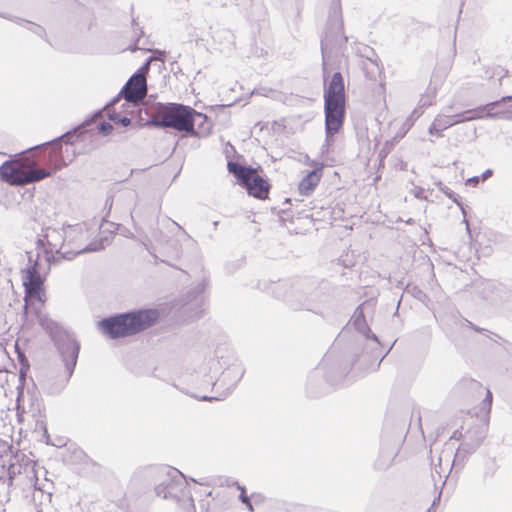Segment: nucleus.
Returning <instances> with one entry per match:
<instances>
[{
  "label": "nucleus",
  "mask_w": 512,
  "mask_h": 512,
  "mask_svg": "<svg viewBox=\"0 0 512 512\" xmlns=\"http://www.w3.org/2000/svg\"><path fill=\"white\" fill-rule=\"evenodd\" d=\"M132 26L135 33V40L136 42H139L141 37L144 35L143 28L139 27L138 23L134 18L132 19Z\"/></svg>",
  "instance_id": "obj_42"
},
{
  "label": "nucleus",
  "mask_w": 512,
  "mask_h": 512,
  "mask_svg": "<svg viewBox=\"0 0 512 512\" xmlns=\"http://www.w3.org/2000/svg\"><path fill=\"white\" fill-rule=\"evenodd\" d=\"M17 20L20 25H22L23 23L28 24L29 26L27 27V29L29 31H31L33 34L37 35L38 37L44 39L47 43L51 44L49 39L47 38V33H46V30L44 27H42L39 24L33 23L31 21L22 19V18H17Z\"/></svg>",
  "instance_id": "obj_27"
},
{
  "label": "nucleus",
  "mask_w": 512,
  "mask_h": 512,
  "mask_svg": "<svg viewBox=\"0 0 512 512\" xmlns=\"http://www.w3.org/2000/svg\"><path fill=\"white\" fill-rule=\"evenodd\" d=\"M350 371V367L342 362H335L329 367L323 360L307 377L306 393L311 398H317L330 389L341 385Z\"/></svg>",
  "instance_id": "obj_8"
},
{
  "label": "nucleus",
  "mask_w": 512,
  "mask_h": 512,
  "mask_svg": "<svg viewBox=\"0 0 512 512\" xmlns=\"http://www.w3.org/2000/svg\"><path fill=\"white\" fill-rule=\"evenodd\" d=\"M22 283L26 296L34 298L39 302L46 301L44 281L45 275L33 271V268H24L21 270Z\"/></svg>",
  "instance_id": "obj_12"
},
{
  "label": "nucleus",
  "mask_w": 512,
  "mask_h": 512,
  "mask_svg": "<svg viewBox=\"0 0 512 512\" xmlns=\"http://www.w3.org/2000/svg\"><path fill=\"white\" fill-rule=\"evenodd\" d=\"M109 242L108 237H101L97 241H92L88 245H86L84 248L74 252V251H66L61 252L60 249H56V253L59 254L58 260H72L75 256L83 254V253H90V252H97L101 251L105 248V245Z\"/></svg>",
  "instance_id": "obj_19"
},
{
  "label": "nucleus",
  "mask_w": 512,
  "mask_h": 512,
  "mask_svg": "<svg viewBox=\"0 0 512 512\" xmlns=\"http://www.w3.org/2000/svg\"><path fill=\"white\" fill-rule=\"evenodd\" d=\"M133 483L142 486L147 499L161 498L177 504L185 512H195V504L185 476L168 465H151L138 470Z\"/></svg>",
  "instance_id": "obj_2"
},
{
  "label": "nucleus",
  "mask_w": 512,
  "mask_h": 512,
  "mask_svg": "<svg viewBox=\"0 0 512 512\" xmlns=\"http://www.w3.org/2000/svg\"><path fill=\"white\" fill-rule=\"evenodd\" d=\"M479 447L480 446H478L477 443H474L473 441L461 443L456 451L454 461L460 457L464 458L466 455L474 453Z\"/></svg>",
  "instance_id": "obj_29"
},
{
  "label": "nucleus",
  "mask_w": 512,
  "mask_h": 512,
  "mask_svg": "<svg viewBox=\"0 0 512 512\" xmlns=\"http://www.w3.org/2000/svg\"><path fill=\"white\" fill-rule=\"evenodd\" d=\"M63 231L65 234V237H68V236H70V231L81 233L82 226H81V224H75V225L68 224V225L63 226Z\"/></svg>",
  "instance_id": "obj_41"
},
{
  "label": "nucleus",
  "mask_w": 512,
  "mask_h": 512,
  "mask_svg": "<svg viewBox=\"0 0 512 512\" xmlns=\"http://www.w3.org/2000/svg\"><path fill=\"white\" fill-rule=\"evenodd\" d=\"M37 320L42 329L49 335L60 356L67 373V381L74 373L81 344L75 334L61 324L51 319L48 315L37 313Z\"/></svg>",
  "instance_id": "obj_6"
},
{
  "label": "nucleus",
  "mask_w": 512,
  "mask_h": 512,
  "mask_svg": "<svg viewBox=\"0 0 512 512\" xmlns=\"http://www.w3.org/2000/svg\"><path fill=\"white\" fill-rule=\"evenodd\" d=\"M201 401H211L213 399H216L215 397H211V396H207V395H204L202 397L199 398Z\"/></svg>",
  "instance_id": "obj_54"
},
{
  "label": "nucleus",
  "mask_w": 512,
  "mask_h": 512,
  "mask_svg": "<svg viewBox=\"0 0 512 512\" xmlns=\"http://www.w3.org/2000/svg\"><path fill=\"white\" fill-rule=\"evenodd\" d=\"M97 131L102 136H108L113 130V126L110 122L102 121L97 124Z\"/></svg>",
  "instance_id": "obj_38"
},
{
  "label": "nucleus",
  "mask_w": 512,
  "mask_h": 512,
  "mask_svg": "<svg viewBox=\"0 0 512 512\" xmlns=\"http://www.w3.org/2000/svg\"><path fill=\"white\" fill-rule=\"evenodd\" d=\"M450 116H451V119L453 122V126L460 124V123L469 122V119H466L467 114H465V111H462L460 113H457L455 115H450Z\"/></svg>",
  "instance_id": "obj_40"
},
{
  "label": "nucleus",
  "mask_w": 512,
  "mask_h": 512,
  "mask_svg": "<svg viewBox=\"0 0 512 512\" xmlns=\"http://www.w3.org/2000/svg\"><path fill=\"white\" fill-rule=\"evenodd\" d=\"M465 323H466L467 327H469L470 329H472L478 333H483V334L489 333V331L487 329L479 327L467 319H465Z\"/></svg>",
  "instance_id": "obj_44"
},
{
  "label": "nucleus",
  "mask_w": 512,
  "mask_h": 512,
  "mask_svg": "<svg viewBox=\"0 0 512 512\" xmlns=\"http://www.w3.org/2000/svg\"><path fill=\"white\" fill-rule=\"evenodd\" d=\"M390 464H387L385 467L384 466H381L379 465L378 463H375V468L376 469H385L386 467H388Z\"/></svg>",
  "instance_id": "obj_60"
},
{
  "label": "nucleus",
  "mask_w": 512,
  "mask_h": 512,
  "mask_svg": "<svg viewBox=\"0 0 512 512\" xmlns=\"http://www.w3.org/2000/svg\"><path fill=\"white\" fill-rule=\"evenodd\" d=\"M152 57H149L143 66L135 71L128 81L123 85L120 90V94H123V98L129 103H137L142 100L147 94V83L144 74L141 72L142 69H148V65Z\"/></svg>",
  "instance_id": "obj_11"
},
{
  "label": "nucleus",
  "mask_w": 512,
  "mask_h": 512,
  "mask_svg": "<svg viewBox=\"0 0 512 512\" xmlns=\"http://www.w3.org/2000/svg\"><path fill=\"white\" fill-rule=\"evenodd\" d=\"M363 305H364V303L360 304L359 306L356 307V309L354 311L353 326L360 334H362L365 337V339L371 340L374 343L375 347H373V350H376V349L382 347V344H381L378 336L372 332V330L370 329V327L368 326V324L366 322L364 311H363Z\"/></svg>",
  "instance_id": "obj_18"
},
{
  "label": "nucleus",
  "mask_w": 512,
  "mask_h": 512,
  "mask_svg": "<svg viewBox=\"0 0 512 512\" xmlns=\"http://www.w3.org/2000/svg\"><path fill=\"white\" fill-rule=\"evenodd\" d=\"M199 116H193V130H189L188 135L194 137H205L211 133L212 124L206 114L198 112Z\"/></svg>",
  "instance_id": "obj_22"
},
{
  "label": "nucleus",
  "mask_w": 512,
  "mask_h": 512,
  "mask_svg": "<svg viewBox=\"0 0 512 512\" xmlns=\"http://www.w3.org/2000/svg\"><path fill=\"white\" fill-rule=\"evenodd\" d=\"M479 293L484 300L493 305H498L509 298L507 287L492 281L483 283Z\"/></svg>",
  "instance_id": "obj_15"
},
{
  "label": "nucleus",
  "mask_w": 512,
  "mask_h": 512,
  "mask_svg": "<svg viewBox=\"0 0 512 512\" xmlns=\"http://www.w3.org/2000/svg\"><path fill=\"white\" fill-rule=\"evenodd\" d=\"M28 254V265L26 268H33V271L42 274L41 263L39 262L40 252L38 251L36 254V258H33L32 252H26Z\"/></svg>",
  "instance_id": "obj_33"
},
{
  "label": "nucleus",
  "mask_w": 512,
  "mask_h": 512,
  "mask_svg": "<svg viewBox=\"0 0 512 512\" xmlns=\"http://www.w3.org/2000/svg\"><path fill=\"white\" fill-rule=\"evenodd\" d=\"M241 187L246 189L248 195L260 200H264L268 197L271 185L269 184L267 178L261 177L254 173L250 175L248 181H246V184H242Z\"/></svg>",
  "instance_id": "obj_16"
},
{
  "label": "nucleus",
  "mask_w": 512,
  "mask_h": 512,
  "mask_svg": "<svg viewBox=\"0 0 512 512\" xmlns=\"http://www.w3.org/2000/svg\"><path fill=\"white\" fill-rule=\"evenodd\" d=\"M406 134V131L402 132V133H397L394 137H397L398 138V142L400 141V139H402L404 137V135Z\"/></svg>",
  "instance_id": "obj_57"
},
{
  "label": "nucleus",
  "mask_w": 512,
  "mask_h": 512,
  "mask_svg": "<svg viewBox=\"0 0 512 512\" xmlns=\"http://www.w3.org/2000/svg\"><path fill=\"white\" fill-rule=\"evenodd\" d=\"M108 117H109V120H111L112 122H114L115 124L117 125H121V126H124V127H127L131 124L132 120L127 117V116H122L121 114L113 111V112H109L108 111Z\"/></svg>",
  "instance_id": "obj_31"
},
{
  "label": "nucleus",
  "mask_w": 512,
  "mask_h": 512,
  "mask_svg": "<svg viewBox=\"0 0 512 512\" xmlns=\"http://www.w3.org/2000/svg\"><path fill=\"white\" fill-rule=\"evenodd\" d=\"M271 498H267L262 493H252V500H253V506H263L266 510V507L268 506V502Z\"/></svg>",
  "instance_id": "obj_35"
},
{
  "label": "nucleus",
  "mask_w": 512,
  "mask_h": 512,
  "mask_svg": "<svg viewBox=\"0 0 512 512\" xmlns=\"http://www.w3.org/2000/svg\"><path fill=\"white\" fill-rule=\"evenodd\" d=\"M244 371L238 365H232L224 370L220 376V378L216 381L215 384L225 383L227 379H230V383L228 389H234L236 384L243 377Z\"/></svg>",
  "instance_id": "obj_23"
},
{
  "label": "nucleus",
  "mask_w": 512,
  "mask_h": 512,
  "mask_svg": "<svg viewBox=\"0 0 512 512\" xmlns=\"http://www.w3.org/2000/svg\"><path fill=\"white\" fill-rule=\"evenodd\" d=\"M481 404H482V409L486 410L485 418L487 420H489V414H490L491 406H492V393L490 390H487L486 396L483 399Z\"/></svg>",
  "instance_id": "obj_36"
},
{
  "label": "nucleus",
  "mask_w": 512,
  "mask_h": 512,
  "mask_svg": "<svg viewBox=\"0 0 512 512\" xmlns=\"http://www.w3.org/2000/svg\"><path fill=\"white\" fill-rule=\"evenodd\" d=\"M269 292L284 301L292 310H306L323 315L322 308L328 301V295L312 278L284 279L272 282Z\"/></svg>",
  "instance_id": "obj_4"
},
{
  "label": "nucleus",
  "mask_w": 512,
  "mask_h": 512,
  "mask_svg": "<svg viewBox=\"0 0 512 512\" xmlns=\"http://www.w3.org/2000/svg\"><path fill=\"white\" fill-rule=\"evenodd\" d=\"M120 97H123V94H118L117 96H115L114 98H112L106 105H105V108L109 109L110 107H112L113 105H115Z\"/></svg>",
  "instance_id": "obj_46"
},
{
  "label": "nucleus",
  "mask_w": 512,
  "mask_h": 512,
  "mask_svg": "<svg viewBox=\"0 0 512 512\" xmlns=\"http://www.w3.org/2000/svg\"><path fill=\"white\" fill-rule=\"evenodd\" d=\"M302 510V506L276 498H271L268 502V506L266 507L267 512H300Z\"/></svg>",
  "instance_id": "obj_24"
},
{
  "label": "nucleus",
  "mask_w": 512,
  "mask_h": 512,
  "mask_svg": "<svg viewBox=\"0 0 512 512\" xmlns=\"http://www.w3.org/2000/svg\"><path fill=\"white\" fill-rule=\"evenodd\" d=\"M325 131L339 133L346 119V98L324 97Z\"/></svg>",
  "instance_id": "obj_10"
},
{
  "label": "nucleus",
  "mask_w": 512,
  "mask_h": 512,
  "mask_svg": "<svg viewBox=\"0 0 512 512\" xmlns=\"http://www.w3.org/2000/svg\"><path fill=\"white\" fill-rule=\"evenodd\" d=\"M193 116L199 115L191 106L171 102L162 105L160 118L151 120V123L156 127L173 128L188 134L189 130H193Z\"/></svg>",
  "instance_id": "obj_9"
},
{
  "label": "nucleus",
  "mask_w": 512,
  "mask_h": 512,
  "mask_svg": "<svg viewBox=\"0 0 512 512\" xmlns=\"http://www.w3.org/2000/svg\"><path fill=\"white\" fill-rule=\"evenodd\" d=\"M348 38L343 31V18L340 0H332L329 8L328 19L321 37L320 48L322 54V70L324 79L323 98H346L345 83L341 72L332 74L327 83L328 71L326 57L334 49L341 50L347 43Z\"/></svg>",
  "instance_id": "obj_3"
},
{
  "label": "nucleus",
  "mask_w": 512,
  "mask_h": 512,
  "mask_svg": "<svg viewBox=\"0 0 512 512\" xmlns=\"http://www.w3.org/2000/svg\"><path fill=\"white\" fill-rule=\"evenodd\" d=\"M396 143H398L397 137H393L384 142L383 147L379 151V157L381 161L387 157V155L392 151Z\"/></svg>",
  "instance_id": "obj_32"
},
{
  "label": "nucleus",
  "mask_w": 512,
  "mask_h": 512,
  "mask_svg": "<svg viewBox=\"0 0 512 512\" xmlns=\"http://www.w3.org/2000/svg\"><path fill=\"white\" fill-rule=\"evenodd\" d=\"M200 508L202 510V512H209V501L205 500V499H201L200 500Z\"/></svg>",
  "instance_id": "obj_47"
},
{
  "label": "nucleus",
  "mask_w": 512,
  "mask_h": 512,
  "mask_svg": "<svg viewBox=\"0 0 512 512\" xmlns=\"http://www.w3.org/2000/svg\"><path fill=\"white\" fill-rule=\"evenodd\" d=\"M92 122V118L86 119L82 124L64 134L28 149L49 146V153L45 159L47 169L38 168L34 160L24 159L21 154H15L0 165V180L13 186H24L51 177L68 164L63 157L62 143L73 145L87 131V127Z\"/></svg>",
  "instance_id": "obj_1"
},
{
  "label": "nucleus",
  "mask_w": 512,
  "mask_h": 512,
  "mask_svg": "<svg viewBox=\"0 0 512 512\" xmlns=\"http://www.w3.org/2000/svg\"><path fill=\"white\" fill-rule=\"evenodd\" d=\"M488 422H489V420H487L485 418V421H484V423L482 425H480L477 428L470 429L467 432V434L469 435L470 440L473 441L474 443H477L478 446H480L482 444L483 440L486 437V432H487V429H488Z\"/></svg>",
  "instance_id": "obj_25"
},
{
  "label": "nucleus",
  "mask_w": 512,
  "mask_h": 512,
  "mask_svg": "<svg viewBox=\"0 0 512 512\" xmlns=\"http://www.w3.org/2000/svg\"><path fill=\"white\" fill-rule=\"evenodd\" d=\"M322 176V169L315 168L309 171L299 182L298 191L300 195L308 196L310 195L318 183L320 182Z\"/></svg>",
  "instance_id": "obj_20"
},
{
  "label": "nucleus",
  "mask_w": 512,
  "mask_h": 512,
  "mask_svg": "<svg viewBox=\"0 0 512 512\" xmlns=\"http://www.w3.org/2000/svg\"><path fill=\"white\" fill-rule=\"evenodd\" d=\"M236 488L240 491V494L238 496L239 501L244 504L250 512H254L253 507V500H252V494L250 496L246 493V488L241 485L239 482H235Z\"/></svg>",
  "instance_id": "obj_30"
},
{
  "label": "nucleus",
  "mask_w": 512,
  "mask_h": 512,
  "mask_svg": "<svg viewBox=\"0 0 512 512\" xmlns=\"http://www.w3.org/2000/svg\"><path fill=\"white\" fill-rule=\"evenodd\" d=\"M20 369H19V378L22 379L26 377V373L29 370V363L27 359L23 356L19 355Z\"/></svg>",
  "instance_id": "obj_39"
},
{
  "label": "nucleus",
  "mask_w": 512,
  "mask_h": 512,
  "mask_svg": "<svg viewBox=\"0 0 512 512\" xmlns=\"http://www.w3.org/2000/svg\"><path fill=\"white\" fill-rule=\"evenodd\" d=\"M42 232L43 233L37 237L36 245L38 251L40 252L41 250L45 256V261L47 263V271L45 274H47L50 271L51 265L59 263L58 258L53 255V249L56 248V244L50 239L52 237L51 233L57 234V232L55 229H51L50 227L42 229Z\"/></svg>",
  "instance_id": "obj_14"
},
{
  "label": "nucleus",
  "mask_w": 512,
  "mask_h": 512,
  "mask_svg": "<svg viewBox=\"0 0 512 512\" xmlns=\"http://www.w3.org/2000/svg\"><path fill=\"white\" fill-rule=\"evenodd\" d=\"M439 190L450 200H452L462 211V213L465 215V210L462 206L461 197L455 193L452 189H450L448 186L444 185L442 182H439L437 184Z\"/></svg>",
  "instance_id": "obj_28"
},
{
  "label": "nucleus",
  "mask_w": 512,
  "mask_h": 512,
  "mask_svg": "<svg viewBox=\"0 0 512 512\" xmlns=\"http://www.w3.org/2000/svg\"><path fill=\"white\" fill-rule=\"evenodd\" d=\"M138 43L139 42H136V40L134 41V43L130 44V46L128 47V49L131 51V52H135L139 49V46H138Z\"/></svg>",
  "instance_id": "obj_50"
},
{
  "label": "nucleus",
  "mask_w": 512,
  "mask_h": 512,
  "mask_svg": "<svg viewBox=\"0 0 512 512\" xmlns=\"http://www.w3.org/2000/svg\"><path fill=\"white\" fill-rule=\"evenodd\" d=\"M493 175V170L486 169L479 177H481V181L486 180L487 178Z\"/></svg>",
  "instance_id": "obj_48"
},
{
  "label": "nucleus",
  "mask_w": 512,
  "mask_h": 512,
  "mask_svg": "<svg viewBox=\"0 0 512 512\" xmlns=\"http://www.w3.org/2000/svg\"><path fill=\"white\" fill-rule=\"evenodd\" d=\"M112 205H113V197L112 196H108L106 201H105V207H108V213L107 214L110 213Z\"/></svg>",
  "instance_id": "obj_49"
},
{
  "label": "nucleus",
  "mask_w": 512,
  "mask_h": 512,
  "mask_svg": "<svg viewBox=\"0 0 512 512\" xmlns=\"http://www.w3.org/2000/svg\"><path fill=\"white\" fill-rule=\"evenodd\" d=\"M218 224H219V222H218V221H214V222H213V227H214V229H216V228H217Z\"/></svg>",
  "instance_id": "obj_62"
},
{
  "label": "nucleus",
  "mask_w": 512,
  "mask_h": 512,
  "mask_svg": "<svg viewBox=\"0 0 512 512\" xmlns=\"http://www.w3.org/2000/svg\"><path fill=\"white\" fill-rule=\"evenodd\" d=\"M415 197L417 198H422V191H419L418 193L415 194Z\"/></svg>",
  "instance_id": "obj_61"
},
{
  "label": "nucleus",
  "mask_w": 512,
  "mask_h": 512,
  "mask_svg": "<svg viewBox=\"0 0 512 512\" xmlns=\"http://www.w3.org/2000/svg\"><path fill=\"white\" fill-rule=\"evenodd\" d=\"M337 133H331L329 134L327 131H325V141L321 147V154L327 153L330 149V147L334 144V136Z\"/></svg>",
  "instance_id": "obj_37"
},
{
  "label": "nucleus",
  "mask_w": 512,
  "mask_h": 512,
  "mask_svg": "<svg viewBox=\"0 0 512 512\" xmlns=\"http://www.w3.org/2000/svg\"><path fill=\"white\" fill-rule=\"evenodd\" d=\"M436 126L440 127L442 130H446L453 126V122L451 116L446 115H438L434 119Z\"/></svg>",
  "instance_id": "obj_34"
},
{
  "label": "nucleus",
  "mask_w": 512,
  "mask_h": 512,
  "mask_svg": "<svg viewBox=\"0 0 512 512\" xmlns=\"http://www.w3.org/2000/svg\"><path fill=\"white\" fill-rule=\"evenodd\" d=\"M109 225L113 226V230H110L111 233L116 232L119 229V227H120V224H117V223H114V222H109Z\"/></svg>",
  "instance_id": "obj_52"
},
{
  "label": "nucleus",
  "mask_w": 512,
  "mask_h": 512,
  "mask_svg": "<svg viewBox=\"0 0 512 512\" xmlns=\"http://www.w3.org/2000/svg\"><path fill=\"white\" fill-rule=\"evenodd\" d=\"M395 341L388 347L387 351L382 355V357L379 360L378 366L380 365L381 361L385 358V356L390 352L394 345Z\"/></svg>",
  "instance_id": "obj_51"
},
{
  "label": "nucleus",
  "mask_w": 512,
  "mask_h": 512,
  "mask_svg": "<svg viewBox=\"0 0 512 512\" xmlns=\"http://www.w3.org/2000/svg\"><path fill=\"white\" fill-rule=\"evenodd\" d=\"M512 101V95L503 96L499 100H495L484 105H479L475 108L465 110L469 121L480 120V119H495L503 118L504 112L496 111L497 108L503 103Z\"/></svg>",
  "instance_id": "obj_13"
},
{
  "label": "nucleus",
  "mask_w": 512,
  "mask_h": 512,
  "mask_svg": "<svg viewBox=\"0 0 512 512\" xmlns=\"http://www.w3.org/2000/svg\"><path fill=\"white\" fill-rule=\"evenodd\" d=\"M442 129H440V127L436 126V123L435 121L432 122V124L429 126L428 128V133L432 136H436V137H443V134H442Z\"/></svg>",
  "instance_id": "obj_43"
},
{
  "label": "nucleus",
  "mask_w": 512,
  "mask_h": 512,
  "mask_svg": "<svg viewBox=\"0 0 512 512\" xmlns=\"http://www.w3.org/2000/svg\"><path fill=\"white\" fill-rule=\"evenodd\" d=\"M462 434L461 432H459L458 430L454 431L452 436H451V439H459V437H461Z\"/></svg>",
  "instance_id": "obj_53"
},
{
  "label": "nucleus",
  "mask_w": 512,
  "mask_h": 512,
  "mask_svg": "<svg viewBox=\"0 0 512 512\" xmlns=\"http://www.w3.org/2000/svg\"><path fill=\"white\" fill-rule=\"evenodd\" d=\"M481 182V177L473 176L466 180V185L476 187Z\"/></svg>",
  "instance_id": "obj_45"
},
{
  "label": "nucleus",
  "mask_w": 512,
  "mask_h": 512,
  "mask_svg": "<svg viewBox=\"0 0 512 512\" xmlns=\"http://www.w3.org/2000/svg\"><path fill=\"white\" fill-rule=\"evenodd\" d=\"M200 494L202 495H205L206 497H212V494H213V491L212 490H209V491H200Z\"/></svg>",
  "instance_id": "obj_55"
},
{
  "label": "nucleus",
  "mask_w": 512,
  "mask_h": 512,
  "mask_svg": "<svg viewBox=\"0 0 512 512\" xmlns=\"http://www.w3.org/2000/svg\"><path fill=\"white\" fill-rule=\"evenodd\" d=\"M39 470L46 473L44 467H39L26 454L16 453L12 456L7 468V478L14 490L15 498H29L35 491H42L38 486Z\"/></svg>",
  "instance_id": "obj_7"
},
{
  "label": "nucleus",
  "mask_w": 512,
  "mask_h": 512,
  "mask_svg": "<svg viewBox=\"0 0 512 512\" xmlns=\"http://www.w3.org/2000/svg\"><path fill=\"white\" fill-rule=\"evenodd\" d=\"M399 167L400 170H407V163L405 161H401Z\"/></svg>",
  "instance_id": "obj_56"
},
{
  "label": "nucleus",
  "mask_w": 512,
  "mask_h": 512,
  "mask_svg": "<svg viewBox=\"0 0 512 512\" xmlns=\"http://www.w3.org/2000/svg\"><path fill=\"white\" fill-rule=\"evenodd\" d=\"M227 169L229 173L236 178L237 184L241 186L242 184H246V181H248L251 174L256 173L258 169L261 170V166L253 168L252 166L242 165L235 161H228Z\"/></svg>",
  "instance_id": "obj_21"
},
{
  "label": "nucleus",
  "mask_w": 512,
  "mask_h": 512,
  "mask_svg": "<svg viewBox=\"0 0 512 512\" xmlns=\"http://www.w3.org/2000/svg\"><path fill=\"white\" fill-rule=\"evenodd\" d=\"M207 285V279L203 278L199 283L189 288L180 298L181 306L200 308L204 302V293Z\"/></svg>",
  "instance_id": "obj_17"
},
{
  "label": "nucleus",
  "mask_w": 512,
  "mask_h": 512,
  "mask_svg": "<svg viewBox=\"0 0 512 512\" xmlns=\"http://www.w3.org/2000/svg\"><path fill=\"white\" fill-rule=\"evenodd\" d=\"M14 497V490L7 479L0 478V505H4Z\"/></svg>",
  "instance_id": "obj_26"
},
{
  "label": "nucleus",
  "mask_w": 512,
  "mask_h": 512,
  "mask_svg": "<svg viewBox=\"0 0 512 512\" xmlns=\"http://www.w3.org/2000/svg\"><path fill=\"white\" fill-rule=\"evenodd\" d=\"M158 319L157 309H136L105 317L97 322V327L108 338L119 339L133 336L152 327Z\"/></svg>",
  "instance_id": "obj_5"
},
{
  "label": "nucleus",
  "mask_w": 512,
  "mask_h": 512,
  "mask_svg": "<svg viewBox=\"0 0 512 512\" xmlns=\"http://www.w3.org/2000/svg\"><path fill=\"white\" fill-rule=\"evenodd\" d=\"M159 55L158 57H156L157 60H160V61H163V56H164V52L163 51H158Z\"/></svg>",
  "instance_id": "obj_59"
},
{
  "label": "nucleus",
  "mask_w": 512,
  "mask_h": 512,
  "mask_svg": "<svg viewBox=\"0 0 512 512\" xmlns=\"http://www.w3.org/2000/svg\"><path fill=\"white\" fill-rule=\"evenodd\" d=\"M439 501H440V495L438 497L434 498L431 506L434 507L437 503H439Z\"/></svg>",
  "instance_id": "obj_58"
},
{
  "label": "nucleus",
  "mask_w": 512,
  "mask_h": 512,
  "mask_svg": "<svg viewBox=\"0 0 512 512\" xmlns=\"http://www.w3.org/2000/svg\"><path fill=\"white\" fill-rule=\"evenodd\" d=\"M464 222L466 223V229H467V231L469 232V224H468V222L466 221V219H465V218H464Z\"/></svg>",
  "instance_id": "obj_64"
},
{
  "label": "nucleus",
  "mask_w": 512,
  "mask_h": 512,
  "mask_svg": "<svg viewBox=\"0 0 512 512\" xmlns=\"http://www.w3.org/2000/svg\"><path fill=\"white\" fill-rule=\"evenodd\" d=\"M0 16L6 19H10V17L7 14H0Z\"/></svg>",
  "instance_id": "obj_63"
}]
</instances>
